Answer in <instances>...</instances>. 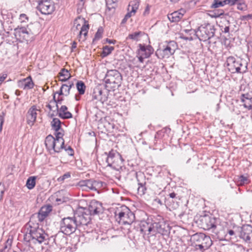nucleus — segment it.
<instances>
[{"label":"nucleus","instance_id":"obj_1","mask_svg":"<svg viewBox=\"0 0 252 252\" xmlns=\"http://www.w3.org/2000/svg\"><path fill=\"white\" fill-rule=\"evenodd\" d=\"M116 218L119 224L124 225L123 228L127 230V234L133 232L135 227V223H133L135 216L128 208L124 206L121 211H117L116 212Z\"/></svg>","mask_w":252,"mask_h":252},{"label":"nucleus","instance_id":"obj_2","mask_svg":"<svg viewBox=\"0 0 252 252\" xmlns=\"http://www.w3.org/2000/svg\"><path fill=\"white\" fill-rule=\"evenodd\" d=\"M26 227L27 231L24 238L25 241L32 242L34 244H41L48 239V235L39 227L38 224L33 223L32 225L31 222H29L26 225Z\"/></svg>","mask_w":252,"mask_h":252},{"label":"nucleus","instance_id":"obj_3","mask_svg":"<svg viewBox=\"0 0 252 252\" xmlns=\"http://www.w3.org/2000/svg\"><path fill=\"white\" fill-rule=\"evenodd\" d=\"M226 64L228 70L232 73H244L247 70V63L233 56L227 58Z\"/></svg>","mask_w":252,"mask_h":252},{"label":"nucleus","instance_id":"obj_4","mask_svg":"<svg viewBox=\"0 0 252 252\" xmlns=\"http://www.w3.org/2000/svg\"><path fill=\"white\" fill-rule=\"evenodd\" d=\"M214 26L209 23L200 26L196 31H194L196 36L200 41H206L213 37L215 34Z\"/></svg>","mask_w":252,"mask_h":252},{"label":"nucleus","instance_id":"obj_5","mask_svg":"<svg viewBox=\"0 0 252 252\" xmlns=\"http://www.w3.org/2000/svg\"><path fill=\"white\" fill-rule=\"evenodd\" d=\"M190 241L194 243L195 246L201 251L208 249L212 244L210 237L203 233H196L190 238Z\"/></svg>","mask_w":252,"mask_h":252},{"label":"nucleus","instance_id":"obj_6","mask_svg":"<svg viewBox=\"0 0 252 252\" xmlns=\"http://www.w3.org/2000/svg\"><path fill=\"white\" fill-rule=\"evenodd\" d=\"M106 162L108 166L118 171L122 167L123 159L121 155L116 150H111L107 155Z\"/></svg>","mask_w":252,"mask_h":252},{"label":"nucleus","instance_id":"obj_7","mask_svg":"<svg viewBox=\"0 0 252 252\" xmlns=\"http://www.w3.org/2000/svg\"><path fill=\"white\" fill-rule=\"evenodd\" d=\"M177 49V44L174 41H170L163 46L162 48L158 49L156 54L159 59L168 58L173 55Z\"/></svg>","mask_w":252,"mask_h":252},{"label":"nucleus","instance_id":"obj_8","mask_svg":"<svg viewBox=\"0 0 252 252\" xmlns=\"http://www.w3.org/2000/svg\"><path fill=\"white\" fill-rule=\"evenodd\" d=\"M60 226L61 231L65 235H70L75 231L77 224L74 218L67 217L61 220Z\"/></svg>","mask_w":252,"mask_h":252},{"label":"nucleus","instance_id":"obj_9","mask_svg":"<svg viewBox=\"0 0 252 252\" xmlns=\"http://www.w3.org/2000/svg\"><path fill=\"white\" fill-rule=\"evenodd\" d=\"M101 182L93 180H85L79 181L77 184L82 190L85 191L96 190L97 188L101 186Z\"/></svg>","mask_w":252,"mask_h":252},{"label":"nucleus","instance_id":"obj_10","mask_svg":"<svg viewBox=\"0 0 252 252\" xmlns=\"http://www.w3.org/2000/svg\"><path fill=\"white\" fill-rule=\"evenodd\" d=\"M74 25L76 26V28L81 26V30L79 32L77 38L79 41L80 40L82 34L84 36L85 40L86 36L87 35L89 29V25L88 22L86 21L83 17H77L74 20Z\"/></svg>","mask_w":252,"mask_h":252},{"label":"nucleus","instance_id":"obj_11","mask_svg":"<svg viewBox=\"0 0 252 252\" xmlns=\"http://www.w3.org/2000/svg\"><path fill=\"white\" fill-rule=\"evenodd\" d=\"M14 34L17 39L20 42H28L33 40V33L29 32L25 27L15 29Z\"/></svg>","mask_w":252,"mask_h":252},{"label":"nucleus","instance_id":"obj_12","mask_svg":"<svg viewBox=\"0 0 252 252\" xmlns=\"http://www.w3.org/2000/svg\"><path fill=\"white\" fill-rule=\"evenodd\" d=\"M76 224L81 225H87L91 220L90 215L85 209H81L78 210L74 214L73 217Z\"/></svg>","mask_w":252,"mask_h":252},{"label":"nucleus","instance_id":"obj_13","mask_svg":"<svg viewBox=\"0 0 252 252\" xmlns=\"http://www.w3.org/2000/svg\"><path fill=\"white\" fill-rule=\"evenodd\" d=\"M139 48L137 50V55L139 61L143 63L144 59L148 58L153 53L154 49L151 45H145L140 44Z\"/></svg>","mask_w":252,"mask_h":252},{"label":"nucleus","instance_id":"obj_14","mask_svg":"<svg viewBox=\"0 0 252 252\" xmlns=\"http://www.w3.org/2000/svg\"><path fill=\"white\" fill-rule=\"evenodd\" d=\"M105 82L109 84L120 85L122 77L120 73L116 69L108 70L105 75Z\"/></svg>","mask_w":252,"mask_h":252},{"label":"nucleus","instance_id":"obj_15","mask_svg":"<svg viewBox=\"0 0 252 252\" xmlns=\"http://www.w3.org/2000/svg\"><path fill=\"white\" fill-rule=\"evenodd\" d=\"M37 9L42 14H51L55 7L53 1L51 0H40L38 2Z\"/></svg>","mask_w":252,"mask_h":252},{"label":"nucleus","instance_id":"obj_16","mask_svg":"<svg viewBox=\"0 0 252 252\" xmlns=\"http://www.w3.org/2000/svg\"><path fill=\"white\" fill-rule=\"evenodd\" d=\"M201 227L205 230L215 228L216 227V220L209 216H204L200 219Z\"/></svg>","mask_w":252,"mask_h":252},{"label":"nucleus","instance_id":"obj_17","mask_svg":"<svg viewBox=\"0 0 252 252\" xmlns=\"http://www.w3.org/2000/svg\"><path fill=\"white\" fill-rule=\"evenodd\" d=\"M239 236L246 242L250 243L252 237V226L249 224L243 225L241 228Z\"/></svg>","mask_w":252,"mask_h":252},{"label":"nucleus","instance_id":"obj_18","mask_svg":"<svg viewBox=\"0 0 252 252\" xmlns=\"http://www.w3.org/2000/svg\"><path fill=\"white\" fill-rule=\"evenodd\" d=\"M168 225L163 221L153 223V235L158 233L162 235H166L168 233Z\"/></svg>","mask_w":252,"mask_h":252},{"label":"nucleus","instance_id":"obj_19","mask_svg":"<svg viewBox=\"0 0 252 252\" xmlns=\"http://www.w3.org/2000/svg\"><path fill=\"white\" fill-rule=\"evenodd\" d=\"M91 215L98 214L102 212L101 203L95 200L92 201L88 209H85Z\"/></svg>","mask_w":252,"mask_h":252},{"label":"nucleus","instance_id":"obj_20","mask_svg":"<svg viewBox=\"0 0 252 252\" xmlns=\"http://www.w3.org/2000/svg\"><path fill=\"white\" fill-rule=\"evenodd\" d=\"M136 177L138 185L137 193L139 195H142L145 194L146 190V188L145 187L146 182L144 179V175L142 173H136Z\"/></svg>","mask_w":252,"mask_h":252},{"label":"nucleus","instance_id":"obj_21","mask_svg":"<svg viewBox=\"0 0 252 252\" xmlns=\"http://www.w3.org/2000/svg\"><path fill=\"white\" fill-rule=\"evenodd\" d=\"M38 110L34 105L32 106L28 110L27 115V122L29 125L32 126L36 121L37 111Z\"/></svg>","mask_w":252,"mask_h":252},{"label":"nucleus","instance_id":"obj_22","mask_svg":"<svg viewBox=\"0 0 252 252\" xmlns=\"http://www.w3.org/2000/svg\"><path fill=\"white\" fill-rule=\"evenodd\" d=\"M139 0H133L130 1L127 8V12L125 16H132L136 14L139 6Z\"/></svg>","mask_w":252,"mask_h":252},{"label":"nucleus","instance_id":"obj_23","mask_svg":"<svg viewBox=\"0 0 252 252\" xmlns=\"http://www.w3.org/2000/svg\"><path fill=\"white\" fill-rule=\"evenodd\" d=\"M92 98L93 99H96L100 101L101 103H103L104 102L107 100V96L106 94H103V91L99 88L94 89Z\"/></svg>","mask_w":252,"mask_h":252},{"label":"nucleus","instance_id":"obj_24","mask_svg":"<svg viewBox=\"0 0 252 252\" xmlns=\"http://www.w3.org/2000/svg\"><path fill=\"white\" fill-rule=\"evenodd\" d=\"M140 231L143 234L149 235L153 233V223L142 221L140 224Z\"/></svg>","mask_w":252,"mask_h":252},{"label":"nucleus","instance_id":"obj_25","mask_svg":"<svg viewBox=\"0 0 252 252\" xmlns=\"http://www.w3.org/2000/svg\"><path fill=\"white\" fill-rule=\"evenodd\" d=\"M51 211L52 207L51 206H45L41 207L37 215L39 221L40 222L43 221Z\"/></svg>","mask_w":252,"mask_h":252},{"label":"nucleus","instance_id":"obj_26","mask_svg":"<svg viewBox=\"0 0 252 252\" xmlns=\"http://www.w3.org/2000/svg\"><path fill=\"white\" fill-rule=\"evenodd\" d=\"M65 234L62 231H60L55 236L54 241L56 245L63 246L66 244V237L65 236Z\"/></svg>","mask_w":252,"mask_h":252},{"label":"nucleus","instance_id":"obj_27","mask_svg":"<svg viewBox=\"0 0 252 252\" xmlns=\"http://www.w3.org/2000/svg\"><path fill=\"white\" fill-rule=\"evenodd\" d=\"M59 116L63 119H69L72 117L70 112L67 111V107L65 105H63L60 108H58Z\"/></svg>","mask_w":252,"mask_h":252},{"label":"nucleus","instance_id":"obj_28","mask_svg":"<svg viewBox=\"0 0 252 252\" xmlns=\"http://www.w3.org/2000/svg\"><path fill=\"white\" fill-rule=\"evenodd\" d=\"M237 1H239V0H214L212 7L218 8L227 4L233 5L235 4V2Z\"/></svg>","mask_w":252,"mask_h":252},{"label":"nucleus","instance_id":"obj_29","mask_svg":"<svg viewBox=\"0 0 252 252\" xmlns=\"http://www.w3.org/2000/svg\"><path fill=\"white\" fill-rule=\"evenodd\" d=\"M55 138L51 135H48L45 140V144L48 150H53L55 148Z\"/></svg>","mask_w":252,"mask_h":252},{"label":"nucleus","instance_id":"obj_30","mask_svg":"<svg viewBox=\"0 0 252 252\" xmlns=\"http://www.w3.org/2000/svg\"><path fill=\"white\" fill-rule=\"evenodd\" d=\"M55 148L53 150L55 152L59 153L61 150L65 148L64 146V141L63 139H55Z\"/></svg>","mask_w":252,"mask_h":252},{"label":"nucleus","instance_id":"obj_31","mask_svg":"<svg viewBox=\"0 0 252 252\" xmlns=\"http://www.w3.org/2000/svg\"><path fill=\"white\" fill-rule=\"evenodd\" d=\"M60 80L64 82L66 81L71 77L70 74L68 70L63 68L59 73Z\"/></svg>","mask_w":252,"mask_h":252},{"label":"nucleus","instance_id":"obj_32","mask_svg":"<svg viewBox=\"0 0 252 252\" xmlns=\"http://www.w3.org/2000/svg\"><path fill=\"white\" fill-rule=\"evenodd\" d=\"M61 122L58 118H54L51 122V126L55 131H58L61 129Z\"/></svg>","mask_w":252,"mask_h":252},{"label":"nucleus","instance_id":"obj_33","mask_svg":"<svg viewBox=\"0 0 252 252\" xmlns=\"http://www.w3.org/2000/svg\"><path fill=\"white\" fill-rule=\"evenodd\" d=\"M107 9L106 10V14L108 15H113L115 11V6L116 4H113L111 3L106 2Z\"/></svg>","mask_w":252,"mask_h":252},{"label":"nucleus","instance_id":"obj_34","mask_svg":"<svg viewBox=\"0 0 252 252\" xmlns=\"http://www.w3.org/2000/svg\"><path fill=\"white\" fill-rule=\"evenodd\" d=\"M76 88L80 95L84 94L86 90V86L83 81H78L76 83Z\"/></svg>","mask_w":252,"mask_h":252},{"label":"nucleus","instance_id":"obj_35","mask_svg":"<svg viewBox=\"0 0 252 252\" xmlns=\"http://www.w3.org/2000/svg\"><path fill=\"white\" fill-rule=\"evenodd\" d=\"M23 80L26 90L31 89L33 87L34 84L31 76L23 79Z\"/></svg>","mask_w":252,"mask_h":252},{"label":"nucleus","instance_id":"obj_36","mask_svg":"<svg viewBox=\"0 0 252 252\" xmlns=\"http://www.w3.org/2000/svg\"><path fill=\"white\" fill-rule=\"evenodd\" d=\"M35 180L36 177L34 176L30 177L28 179L26 183V186L28 189H32L35 187Z\"/></svg>","mask_w":252,"mask_h":252},{"label":"nucleus","instance_id":"obj_37","mask_svg":"<svg viewBox=\"0 0 252 252\" xmlns=\"http://www.w3.org/2000/svg\"><path fill=\"white\" fill-rule=\"evenodd\" d=\"M142 34V32H134L133 33L129 34L126 37V39H131L134 41H138Z\"/></svg>","mask_w":252,"mask_h":252},{"label":"nucleus","instance_id":"obj_38","mask_svg":"<svg viewBox=\"0 0 252 252\" xmlns=\"http://www.w3.org/2000/svg\"><path fill=\"white\" fill-rule=\"evenodd\" d=\"M250 182V180L249 178L244 175H241L238 181V185L243 186L246 184H248Z\"/></svg>","mask_w":252,"mask_h":252},{"label":"nucleus","instance_id":"obj_39","mask_svg":"<svg viewBox=\"0 0 252 252\" xmlns=\"http://www.w3.org/2000/svg\"><path fill=\"white\" fill-rule=\"evenodd\" d=\"M114 48L112 46H105L103 48L102 56L103 57H106L109 55L111 52L114 50Z\"/></svg>","mask_w":252,"mask_h":252},{"label":"nucleus","instance_id":"obj_40","mask_svg":"<svg viewBox=\"0 0 252 252\" xmlns=\"http://www.w3.org/2000/svg\"><path fill=\"white\" fill-rule=\"evenodd\" d=\"M84 3L79 2L77 4V14H86V9L84 7Z\"/></svg>","mask_w":252,"mask_h":252},{"label":"nucleus","instance_id":"obj_41","mask_svg":"<svg viewBox=\"0 0 252 252\" xmlns=\"http://www.w3.org/2000/svg\"><path fill=\"white\" fill-rule=\"evenodd\" d=\"M103 32V29L102 27H100L98 29L96 32L95 34V36L94 39H93V41L94 40H98L100 39L102 37V35Z\"/></svg>","mask_w":252,"mask_h":252},{"label":"nucleus","instance_id":"obj_42","mask_svg":"<svg viewBox=\"0 0 252 252\" xmlns=\"http://www.w3.org/2000/svg\"><path fill=\"white\" fill-rule=\"evenodd\" d=\"M236 8L240 10L245 11L247 9V5L245 3H238L235 2Z\"/></svg>","mask_w":252,"mask_h":252},{"label":"nucleus","instance_id":"obj_43","mask_svg":"<svg viewBox=\"0 0 252 252\" xmlns=\"http://www.w3.org/2000/svg\"><path fill=\"white\" fill-rule=\"evenodd\" d=\"M70 176H71L70 173L69 172H67V173H65L64 174H63V176L60 177L58 179V181L59 182H63L65 179L70 178Z\"/></svg>","mask_w":252,"mask_h":252},{"label":"nucleus","instance_id":"obj_44","mask_svg":"<svg viewBox=\"0 0 252 252\" xmlns=\"http://www.w3.org/2000/svg\"><path fill=\"white\" fill-rule=\"evenodd\" d=\"M62 89L64 93V95L67 96L70 93V89L65 84H63L62 86Z\"/></svg>","mask_w":252,"mask_h":252},{"label":"nucleus","instance_id":"obj_45","mask_svg":"<svg viewBox=\"0 0 252 252\" xmlns=\"http://www.w3.org/2000/svg\"><path fill=\"white\" fill-rule=\"evenodd\" d=\"M55 139H63V131L61 128V129L58 131H55Z\"/></svg>","mask_w":252,"mask_h":252},{"label":"nucleus","instance_id":"obj_46","mask_svg":"<svg viewBox=\"0 0 252 252\" xmlns=\"http://www.w3.org/2000/svg\"><path fill=\"white\" fill-rule=\"evenodd\" d=\"M5 116V113L4 112H2L0 114V126L1 128L2 127V126L4 121Z\"/></svg>","mask_w":252,"mask_h":252},{"label":"nucleus","instance_id":"obj_47","mask_svg":"<svg viewBox=\"0 0 252 252\" xmlns=\"http://www.w3.org/2000/svg\"><path fill=\"white\" fill-rule=\"evenodd\" d=\"M171 22H177L180 20V17H167Z\"/></svg>","mask_w":252,"mask_h":252},{"label":"nucleus","instance_id":"obj_48","mask_svg":"<svg viewBox=\"0 0 252 252\" xmlns=\"http://www.w3.org/2000/svg\"><path fill=\"white\" fill-rule=\"evenodd\" d=\"M4 192V188L3 185L0 184V201L2 199Z\"/></svg>","mask_w":252,"mask_h":252},{"label":"nucleus","instance_id":"obj_49","mask_svg":"<svg viewBox=\"0 0 252 252\" xmlns=\"http://www.w3.org/2000/svg\"><path fill=\"white\" fill-rule=\"evenodd\" d=\"M25 83H24L23 79L19 80L18 81V86L19 88L23 89L24 90H26V88H25Z\"/></svg>","mask_w":252,"mask_h":252},{"label":"nucleus","instance_id":"obj_50","mask_svg":"<svg viewBox=\"0 0 252 252\" xmlns=\"http://www.w3.org/2000/svg\"><path fill=\"white\" fill-rule=\"evenodd\" d=\"M65 150L67 152V154L69 156H72L73 155V150L70 146H68L67 148L65 149Z\"/></svg>","mask_w":252,"mask_h":252},{"label":"nucleus","instance_id":"obj_51","mask_svg":"<svg viewBox=\"0 0 252 252\" xmlns=\"http://www.w3.org/2000/svg\"><path fill=\"white\" fill-rule=\"evenodd\" d=\"M63 97H61V98H58L57 99V104H56V110H58V107H59V106H58V104H62V101H63Z\"/></svg>","mask_w":252,"mask_h":252},{"label":"nucleus","instance_id":"obj_52","mask_svg":"<svg viewBox=\"0 0 252 252\" xmlns=\"http://www.w3.org/2000/svg\"><path fill=\"white\" fill-rule=\"evenodd\" d=\"M180 37L184 40H189V41H191L193 39L192 37H191V36H189V37H187V36H185L184 35H182L180 36Z\"/></svg>","mask_w":252,"mask_h":252},{"label":"nucleus","instance_id":"obj_53","mask_svg":"<svg viewBox=\"0 0 252 252\" xmlns=\"http://www.w3.org/2000/svg\"><path fill=\"white\" fill-rule=\"evenodd\" d=\"M106 41L109 44H115L116 42V41L115 40H111L108 38L106 39Z\"/></svg>","mask_w":252,"mask_h":252},{"label":"nucleus","instance_id":"obj_54","mask_svg":"<svg viewBox=\"0 0 252 252\" xmlns=\"http://www.w3.org/2000/svg\"><path fill=\"white\" fill-rule=\"evenodd\" d=\"M55 94H57L59 95H64V92L63 91V89H62V87L60 88V90L59 92H57Z\"/></svg>","mask_w":252,"mask_h":252},{"label":"nucleus","instance_id":"obj_55","mask_svg":"<svg viewBox=\"0 0 252 252\" xmlns=\"http://www.w3.org/2000/svg\"><path fill=\"white\" fill-rule=\"evenodd\" d=\"M149 11H150V6L149 5H148L146 7V9H145V10L144 11V15H148V14H149V13H149Z\"/></svg>","mask_w":252,"mask_h":252},{"label":"nucleus","instance_id":"obj_56","mask_svg":"<svg viewBox=\"0 0 252 252\" xmlns=\"http://www.w3.org/2000/svg\"><path fill=\"white\" fill-rule=\"evenodd\" d=\"M231 27V25L230 24L229 26H226L224 29V32L225 33H227V32H229V29Z\"/></svg>","mask_w":252,"mask_h":252},{"label":"nucleus","instance_id":"obj_57","mask_svg":"<svg viewBox=\"0 0 252 252\" xmlns=\"http://www.w3.org/2000/svg\"><path fill=\"white\" fill-rule=\"evenodd\" d=\"M55 95H56V94H54L53 95V99L52 100L50 101V103H55L56 105V104H57V99H56Z\"/></svg>","mask_w":252,"mask_h":252},{"label":"nucleus","instance_id":"obj_58","mask_svg":"<svg viewBox=\"0 0 252 252\" xmlns=\"http://www.w3.org/2000/svg\"><path fill=\"white\" fill-rule=\"evenodd\" d=\"M66 85H67V86L68 87V88H69V89L70 90L71 88L74 86V84H73V83L72 82H68L67 83L65 84Z\"/></svg>","mask_w":252,"mask_h":252},{"label":"nucleus","instance_id":"obj_59","mask_svg":"<svg viewBox=\"0 0 252 252\" xmlns=\"http://www.w3.org/2000/svg\"><path fill=\"white\" fill-rule=\"evenodd\" d=\"M77 46V43L75 41L73 42L71 46L72 50H73L74 49H75L76 48Z\"/></svg>","mask_w":252,"mask_h":252},{"label":"nucleus","instance_id":"obj_60","mask_svg":"<svg viewBox=\"0 0 252 252\" xmlns=\"http://www.w3.org/2000/svg\"><path fill=\"white\" fill-rule=\"evenodd\" d=\"M5 78H6V76L3 75V76L0 77V85L4 80V79Z\"/></svg>","mask_w":252,"mask_h":252},{"label":"nucleus","instance_id":"obj_61","mask_svg":"<svg viewBox=\"0 0 252 252\" xmlns=\"http://www.w3.org/2000/svg\"><path fill=\"white\" fill-rule=\"evenodd\" d=\"M127 20V17H125V18L123 19V20L121 22V25L125 24Z\"/></svg>","mask_w":252,"mask_h":252},{"label":"nucleus","instance_id":"obj_62","mask_svg":"<svg viewBox=\"0 0 252 252\" xmlns=\"http://www.w3.org/2000/svg\"><path fill=\"white\" fill-rule=\"evenodd\" d=\"M169 195L170 197H171L172 198H174L176 197V194L174 192H172V193H170Z\"/></svg>","mask_w":252,"mask_h":252},{"label":"nucleus","instance_id":"obj_63","mask_svg":"<svg viewBox=\"0 0 252 252\" xmlns=\"http://www.w3.org/2000/svg\"><path fill=\"white\" fill-rule=\"evenodd\" d=\"M116 1H117V0H107V2H108L109 3H111L113 4H116Z\"/></svg>","mask_w":252,"mask_h":252},{"label":"nucleus","instance_id":"obj_64","mask_svg":"<svg viewBox=\"0 0 252 252\" xmlns=\"http://www.w3.org/2000/svg\"><path fill=\"white\" fill-rule=\"evenodd\" d=\"M56 201L58 203V204H60L61 202H63V200L61 198H56Z\"/></svg>","mask_w":252,"mask_h":252}]
</instances>
